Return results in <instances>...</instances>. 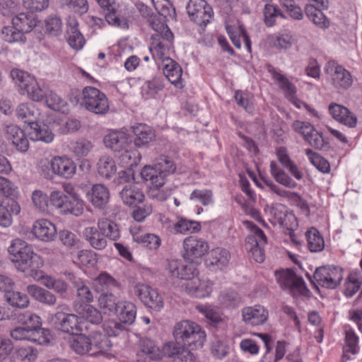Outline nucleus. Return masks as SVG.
Masks as SVG:
<instances>
[{
    "label": "nucleus",
    "mask_w": 362,
    "mask_h": 362,
    "mask_svg": "<svg viewBox=\"0 0 362 362\" xmlns=\"http://www.w3.org/2000/svg\"><path fill=\"white\" fill-rule=\"evenodd\" d=\"M270 173L279 184L291 189L298 187V183L284 170L279 168L274 161L270 163Z\"/></svg>",
    "instance_id": "nucleus-51"
},
{
    "label": "nucleus",
    "mask_w": 362,
    "mask_h": 362,
    "mask_svg": "<svg viewBox=\"0 0 362 362\" xmlns=\"http://www.w3.org/2000/svg\"><path fill=\"white\" fill-rule=\"evenodd\" d=\"M293 43V36L289 33H278L269 37L270 45L278 49H288Z\"/></svg>",
    "instance_id": "nucleus-57"
},
{
    "label": "nucleus",
    "mask_w": 362,
    "mask_h": 362,
    "mask_svg": "<svg viewBox=\"0 0 362 362\" xmlns=\"http://www.w3.org/2000/svg\"><path fill=\"white\" fill-rule=\"evenodd\" d=\"M5 136L20 151L25 152L29 148V142L25 134L17 125L9 124L6 127Z\"/></svg>",
    "instance_id": "nucleus-29"
},
{
    "label": "nucleus",
    "mask_w": 362,
    "mask_h": 362,
    "mask_svg": "<svg viewBox=\"0 0 362 362\" xmlns=\"http://www.w3.org/2000/svg\"><path fill=\"white\" fill-rule=\"evenodd\" d=\"M97 226L107 240L116 241L120 238V230L118 224L110 218H98Z\"/></svg>",
    "instance_id": "nucleus-43"
},
{
    "label": "nucleus",
    "mask_w": 362,
    "mask_h": 362,
    "mask_svg": "<svg viewBox=\"0 0 362 362\" xmlns=\"http://www.w3.org/2000/svg\"><path fill=\"white\" fill-rule=\"evenodd\" d=\"M218 301L226 308L236 307L240 303L241 297L233 290H226L219 295Z\"/></svg>",
    "instance_id": "nucleus-62"
},
{
    "label": "nucleus",
    "mask_w": 362,
    "mask_h": 362,
    "mask_svg": "<svg viewBox=\"0 0 362 362\" xmlns=\"http://www.w3.org/2000/svg\"><path fill=\"white\" fill-rule=\"evenodd\" d=\"M38 356L37 349L31 346L13 348L10 356V362H34Z\"/></svg>",
    "instance_id": "nucleus-41"
},
{
    "label": "nucleus",
    "mask_w": 362,
    "mask_h": 362,
    "mask_svg": "<svg viewBox=\"0 0 362 362\" xmlns=\"http://www.w3.org/2000/svg\"><path fill=\"white\" fill-rule=\"evenodd\" d=\"M81 105L97 115H105L109 110V102L105 94L92 86H86L83 89Z\"/></svg>",
    "instance_id": "nucleus-7"
},
{
    "label": "nucleus",
    "mask_w": 362,
    "mask_h": 362,
    "mask_svg": "<svg viewBox=\"0 0 362 362\" xmlns=\"http://www.w3.org/2000/svg\"><path fill=\"white\" fill-rule=\"evenodd\" d=\"M87 198L92 205L97 209H103L110 199L108 188L102 184L93 185L87 193Z\"/></svg>",
    "instance_id": "nucleus-27"
},
{
    "label": "nucleus",
    "mask_w": 362,
    "mask_h": 362,
    "mask_svg": "<svg viewBox=\"0 0 362 362\" xmlns=\"http://www.w3.org/2000/svg\"><path fill=\"white\" fill-rule=\"evenodd\" d=\"M173 160L167 156H160L154 165H146L141 170V177L156 189L163 186L165 177L175 172Z\"/></svg>",
    "instance_id": "nucleus-4"
},
{
    "label": "nucleus",
    "mask_w": 362,
    "mask_h": 362,
    "mask_svg": "<svg viewBox=\"0 0 362 362\" xmlns=\"http://www.w3.org/2000/svg\"><path fill=\"white\" fill-rule=\"evenodd\" d=\"M315 284L317 286L334 289L343 279V269L334 266H323L316 269L313 274Z\"/></svg>",
    "instance_id": "nucleus-10"
},
{
    "label": "nucleus",
    "mask_w": 362,
    "mask_h": 362,
    "mask_svg": "<svg viewBox=\"0 0 362 362\" xmlns=\"http://www.w3.org/2000/svg\"><path fill=\"white\" fill-rule=\"evenodd\" d=\"M162 356L173 358L174 362H196L194 354L184 346L175 342H168L163 345Z\"/></svg>",
    "instance_id": "nucleus-21"
},
{
    "label": "nucleus",
    "mask_w": 362,
    "mask_h": 362,
    "mask_svg": "<svg viewBox=\"0 0 362 362\" xmlns=\"http://www.w3.org/2000/svg\"><path fill=\"white\" fill-rule=\"evenodd\" d=\"M324 71L332 87L338 91L346 90L353 84L351 74L334 60L326 63Z\"/></svg>",
    "instance_id": "nucleus-8"
},
{
    "label": "nucleus",
    "mask_w": 362,
    "mask_h": 362,
    "mask_svg": "<svg viewBox=\"0 0 362 362\" xmlns=\"http://www.w3.org/2000/svg\"><path fill=\"white\" fill-rule=\"evenodd\" d=\"M209 249V243L204 239L197 236H188L183 240L182 255L186 262L200 263Z\"/></svg>",
    "instance_id": "nucleus-11"
},
{
    "label": "nucleus",
    "mask_w": 362,
    "mask_h": 362,
    "mask_svg": "<svg viewBox=\"0 0 362 362\" xmlns=\"http://www.w3.org/2000/svg\"><path fill=\"white\" fill-rule=\"evenodd\" d=\"M16 115L18 119L30 127L39 120L40 112L32 103H23L18 105Z\"/></svg>",
    "instance_id": "nucleus-32"
},
{
    "label": "nucleus",
    "mask_w": 362,
    "mask_h": 362,
    "mask_svg": "<svg viewBox=\"0 0 362 362\" xmlns=\"http://www.w3.org/2000/svg\"><path fill=\"white\" fill-rule=\"evenodd\" d=\"M269 71L272 74L273 78L278 82L279 87L284 91L286 98L297 108H304L303 105L307 104L296 98V88L295 86L291 83L285 76L278 72L274 68H269Z\"/></svg>",
    "instance_id": "nucleus-20"
},
{
    "label": "nucleus",
    "mask_w": 362,
    "mask_h": 362,
    "mask_svg": "<svg viewBox=\"0 0 362 362\" xmlns=\"http://www.w3.org/2000/svg\"><path fill=\"white\" fill-rule=\"evenodd\" d=\"M130 233L134 241L143 245L150 250H156L161 244V239L158 235L153 233H141L136 227H132Z\"/></svg>",
    "instance_id": "nucleus-39"
},
{
    "label": "nucleus",
    "mask_w": 362,
    "mask_h": 362,
    "mask_svg": "<svg viewBox=\"0 0 362 362\" xmlns=\"http://www.w3.org/2000/svg\"><path fill=\"white\" fill-rule=\"evenodd\" d=\"M173 34L171 31H167L166 34L153 35L150 52L155 59H159L165 63L167 59H171L168 55L173 47Z\"/></svg>",
    "instance_id": "nucleus-14"
},
{
    "label": "nucleus",
    "mask_w": 362,
    "mask_h": 362,
    "mask_svg": "<svg viewBox=\"0 0 362 362\" xmlns=\"http://www.w3.org/2000/svg\"><path fill=\"white\" fill-rule=\"evenodd\" d=\"M97 169L100 176L107 179L112 177L117 172L116 163L109 156H103L99 159Z\"/></svg>",
    "instance_id": "nucleus-53"
},
{
    "label": "nucleus",
    "mask_w": 362,
    "mask_h": 362,
    "mask_svg": "<svg viewBox=\"0 0 362 362\" xmlns=\"http://www.w3.org/2000/svg\"><path fill=\"white\" fill-rule=\"evenodd\" d=\"M74 262L88 268L94 267L98 262L97 255L90 250H83L78 252Z\"/></svg>",
    "instance_id": "nucleus-59"
},
{
    "label": "nucleus",
    "mask_w": 362,
    "mask_h": 362,
    "mask_svg": "<svg viewBox=\"0 0 362 362\" xmlns=\"http://www.w3.org/2000/svg\"><path fill=\"white\" fill-rule=\"evenodd\" d=\"M243 225L250 231L245 239V250L255 262H263L265 257L264 247L267 242L265 234L252 221H243Z\"/></svg>",
    "instance_id": "nucleus-6"
},
{
    "label": "nucleus",
    "mask_w": 362,
    "mask_h": 362,
    "mask_svg": "<svg viewBox=\"0 0 362 362\" xmlns=\"http://www.w3.org/2000/svg\"><path fill=\"white\" fill-rule=\"evenodd\" d=\"M163 71L168 81L176 88H182L183 87L182 69L175 61L167 59V62L163 63Z\"/></svg>",
    "instance_id": "nucleus-35"
},
{
    "label": "nucleus",
    "mask_w": 362,
    "mask_h": 362,
    "mask_svg": "<svg viewBox=\"0 0 362 362\" xmlns=\"http://www.w3.org/2000/svg\"><path fill=\"white\" fill-rule=\"evenodd\" d=\"M308 247L312 252H319L323 250L325 247V241L319 231L312 228L305 233Z\"/></svg>",
    "instance_id": "nucleus-55"
},
{
    "label": "nucleus",
    "mask_w": 362,
    "mask_h": 362,
    "mask_svg": "<svg viewBox=\"0 0 362 362\" xmlns=\"http://www.w3.org/2000/svg\"><path fill=\"white\" fill-rule=\"evenodd\" d=\"M32 233L37 239L43 242H51L56 238L57 235L55 225L45 218L34 222Z\"/></svg>",
    "instance_id": "nucleus-23"
},
{
    "label": "nucleus",
    "mask_w": 362,
    "mask_h": 362,
    "mask_svg": "<svg viewBox=\"0 0 362 362\" xmlns=\"http://www.w3.org/2000/svg\"><path fill=\"white\" fill-rule=\"evenodd\" d=\"M11 259L16 264L17 269L28 274L35 267H42L43 261L35 253L33 247L27 242L16 238L11 241L8 248Z\"/></svg>",
    "instance_id": "nucleus-2"
},
{
    "label": "nucleus",
    "mask_w": 362,
    "mask_h": 362,
    "mask_svg": "<svg viewBox=\"0 0 362 362\" xmlns=\"http://www.w3.org/2000/svg\"><path fill=\"white\" fill-rule=\"evenodd\" d=\"M52 321L57 329L65 333L75 334L81 330L79 317L75 314L58 312L53 315Z\"/></svg>",
    "instance_id": "nucleus-16"
},
{
    "label": "nucleus",
    "mask_w": 362,
    "mask_h": 362,
    "mask_svg": "<svg viewBox=\"0 0 362 362\" xmlns=\"http://www.w3.org/2000/svg\"><path fill=\"white\" fill-rule=\"evenodd\" d=\"M69 25L67 42L73 49L80 50L85 45V39L77 28L78 23L75 19H73L69 21Z\"/></svg>",
    "instance_id": "nucleus-49"
},
{
    "label": "nucleus",
    "mask_w": 362,
    "mask_h": 362,
    "mask_svg": "<svg viewBox=\"0 0 362 362\" xmlns=\"http://www.w3.org/2000/svg\"><path fill=\"white\" fill-rule=\"evenodd\" d=\"M70 341V346L78 354H89L93 350L91 337H88L82 334H75Z\"/></svg>",
    "instance_id": "nucleus-50"
},
{
    "label": "nucleus",
    "mask_w": 362,
    "mask_h": 362,
    "mask_svg": "<svg viewBox=\"0 0 362 362\" xmlns=\"http://www.w3.org/2000/svg\"><path fill=\"white\" fill-rule=\"evenodd\" d=\"M213 282L207 279L197 276L186 281L182 287L191 297L204 298L209 297L213 291Z\"/></svg>",
    "instance_id": "nucleus-15"
},
{
    "label": "nucleus",
    "mask_w": 362,
    "mask_h": 362,
    "mask_svg": "<svg viewBox=\"0 0 362 362\" xmlns=\"http://www.w3.org/2000/svg\"><path fill=\"white\" fill-rule=\"evenodd\" d=\"M199 222L189 220L186 218H180L175 223H170L168 230L172 234L186 235L188 233H196L201 230Z\"/></svg>",
    "instance_id": "nucleus-30"
},
{
    "label": "nucleus",
    "mask_w": 362,
    "mask_h": 362,
    "mask_svg": "<svg viewBox=\"0 0 362 362\" xmlns=\"http://www.w3.org/2000/svg\"><path fill=\"white\" fill-rule=\"evenodd\" d=\"M11 76L18 87L21 95L26 94L30 99L36 102H40L45 98L46 104L50 109L62 113L69 111V105L64 99L52 91L45 93L35 78L28 72L12 69Z\"/></svg>",
    "instance_id": "nucleus-1"
},
{
    "label": "nucleus",
    "mask_w": 362,
    "mask_h": 362,
    "mask_svg": "<svg viewBox=\"0 0 362 362\" xmlns=\"http://www.w3.org/2000/svg\"><path fill=\"white\" fill-rule=\"evenodd\" d=\"M27 292L33 297L35 300L49 305L52 306L56 304L57 298L50 291L44 289L37 285H29L27 287Z\"/></svg>",
    "instance_id": "nucleus-46"
},
{
    "label": "nucleus",
    "mask_w": 362,
    "mask_h": 362,
    "mask_svg": "<svg viewBox=\"0 0 362 362\" xmlns=\"http://www.w3.org/2000/svg\"><path fill=\"white\" fill-rule=\"evenodd\" d=\"M264 211L268 216L269 221L274 226H279L288 228L287 221L293 218L291 214L288 213L287 208L281 204H273L270 206L267 205Z\"/></svg>",
    "instance_id": "nucleus-22"
},
{
    "label": "nucleus",
    "mask_w": 362,
    "mask_h": 362,
    "mask_svg": "<svg viewBox=\"0 0 362 362\" xmlns=\"http://www.w3.org/2000/svg\"><path fill=\"white\" fill-rule=\"evenodd\" d=\"M124 152L119 156V163L125 168L132 169L136 166L141 160V154L136 148H127L123 150Z\"/></svg>",
    "instance_id": "nucleus-56"
},
{
    "label": "nucleus",
    "mask_w": 362,
    "mask_h": 362,
    "mask_svg": "<svg viewBox=\"0 0 362 362\" xmlns=\"http://www.w3.org/2000/svg\"><path fill=\"white\" fill-rule=\"evenodd\" d=\"M4 298L10 305L18 308H25L30 303L26 294L12 291L11 288L4 293Z\"/></svg>",
    "instance_id": "nucleus-54"
},
{
    "label": "nucleus",
    "mask_w": 362,
    "mask_h": 362,
    "mask_svg": "<svg viewBox=\"0 0 362 362\" xmlns=\"http://www.w3.org/2000/svg\"><path fill=\"white\" fill-rule=\"evenodd\" d=\"M358 337L352 328L346 330L345 332V346L344 347L343 361L349 360L346 356L347 353L356 354L359 351Z\"/></svg>",
    "instance_id": "nucleus-52"
},
{
    "label": "nucleus",
    "mask_w": 362,
    "mask_h": 362,
    "mask_svg": "<svg viewBox=\"0 0 362 362\" xmlns=\"http://www.w3.org/2000/svg\"><path fill=\"white\" fill-rule=\"evenodd\" d=\"M189 199L195 202H199L204 206H212L214 204V193L208 189H196L189 195Z\"/></svg>",
    "instance_id": "nucleus-58"
},
{
    "label": "nucleus",
    "mask_w": 362,
    "mask_h": 362,
    "mask_svg": "<svg viewBox=\"0 0 362 362\" xmlns=\"http://www.w3.org/2000/svg\"><path fill=\"white\" fill-rule=\"evenodd\" d=\"M362 284L361 277L356 274H351L345 284L344 293L346 297H352L360 288Z\"/></svg>",
    "instance_id": "nucleus-63"
},
{
    "label": "nucleus",
    "mask_w": 362,
    "mask_h": 362,
    "mask_svg": "<svg viewBox=\"0 0 362 362\" xmlns=\"http://www.w3.org/2000/svg\"><path fill=\"white\" fill-rule=\"evenodd\" d=\"M20 212V205L13 200L5 204L0 203V226L9 227L13 222L12 215H18Z\"/></svg>",
    "instance_id": "nucleus-45"
},
{
    "label": "nucleus",
    "mask_w": 362,
    "mask_h": 362,
    "mask_svg": "<svg viewBox=\"0 0 362 362\" xmlns=\"http://www.w3.org/2000/svg\"><path fill=\"white\" fill-rule=\"evenodd\" d=\"M241 315L243 321L250 326H260L268 320V310L262 305H255L242 309Z\"/></svg>",
    "instance_id": "nucleus-19"
},
{
    "label": "nucleus",
    "mask_w": 362,
    "mask_h": 362,
    "mask_svg": "<svg viewBox=\"0 0 362 362\" xmlns=\"http://www.w3.org/2000/svg\"><path fill=\"white\" fill-rule=\"evenodd\" d=\"M97 292H113L120 288V284L107 272L100 273L93 281Z\"/></svg>",
    "instance_id": "nucleus-36"
},
{
    "label": "nucleus",
    "mask_w": 362,
    "mask_h": 362,
    "mask_svg": "<svg viewBox=\"0 0 362 362\" xmlns=\"http://www.w3.org/2000/svg\"><path fill=\"white\" fill-rule=\"evenodd\" d=\"M276 156L282 166L296 180H300L303 177V173L300 170L297 165L291 159L286 148L280 147L277 148Z\"/></svg>",
    "instance_id": "nucleus-40"
},
{
    "label": "nucleus",
    "mask_w": 362,
    "mask_h": 362,
    "mask_svg": "<svg viewBox=\"0 0 362 362\" xmlns=\"http://www.w3.org/2000/svg\"><path fill=\"white\" fill-rule=\"evenodd\" d=\"M100 6L109 11L105 14V21L111 25L122 29H127L129 27L128 21L124 16H119L115 12V0H95Z\"/></svg>",
    "instance_id": "nucleus-28"
},
{
    "label": "nucleus",
    "mask_w": 362,
    "mask_h": 362,
    "mask_svg": "<svg viewBox=\"0 0 362 362\" xmlns=\"http://www.w3.org/2000/svg\"><path fill=\"white\" fill-rule=\"evenodd\" d=\"M322 8L316 7L313 4H308L305 8V13L308 19L317 28L325 30L330 25L329 20L322 12Z\"/></svg>",
    "instance_id": "nucleus-47"
},
{
    "label": "nucleus",
    "mask_w": 362,
    "mask_h": 362,
    "mask_svg": "<svg viewBox=\"0 0 362 362\" xmlns=\"http://www.w3.org/2000/svg\"><path fill=\"white\" fill-rule=\"evenodd\" d=\"M91 341L93 350L90 352V356L103 355L107 358L113 356L110 353L112 344L107 336L100 331H96L92 333Z\"/></svg>",
    "instance_id": "nucleus-26"
},
{
    "label": "nucleus",
    "mask_w": 362,
    "mask_h": 362,
    "mask_svg": "<svg viewBox=\"0 0 362 362\" xmlns=\"http://www.w3.org/2000/svg\"><path fill=\"white\" fill-rule=\"evenodd\" d=\"M83 236L89 245L95 250H102L107 245V240L98 226L86 227L83 230Z\"/></svg>",
    "instance_id": "nucleus-37"
},
{
    "label": "nucleus",
    "mask_w": 362,
    "mask_h": 362,
    "mask_svg": "<svg viewBox=\"0 0 362 362\" xmlns=\"http://www.w3.org/2000/svg\"><path fill=\"white\" fill-rule=\"evenodd\" d=\"M29 138L33 141H40L50 143L54 139V134L45 124H39L38 121L35 122L30 127H26Z\"/></svg>",
    "instance_id": "nucleus-38"
},
{
    "label": "nucleus",
    "mask_w": 362,
    "mask_h": 362,
    "mask_svg": "<svg viewBox=\"0 0 362 362\" xmlns=\"http://www.w3.org/2000/svg\"><path fill=\"white\" fill-rule=\"evenodd\" d=\"M275 276L279 286L288 289L293 296H307L309 290L305 282L300 276H297L293 269H287L277 271Z\"/></svg>",
    "instance_id": "nucleus-9"
},
{
    "label": "nucleus",
    "mask_w": 362,
    "mask_h": 362,
    "mask_svg": "<svg viewBox=\"0 0 362 362\" xmlns=\"http://www.w3.org/2000/svg\"><path fill=\"white\" fill-rule=\"evenodd\" d=\"M104 144L107 148L114 151H122L132 146V138L125 132H113L104 138Z\"/></svg>",
    "instance_id": "nucleus-25"
},
{
    "label": "nucleus",
    "mask_w": 362,
    "mask_h": 362,
    "mask_svg": "<svg viewBox=\"0 0 362 362\" xmlns=\"http://www.w3.org/2000/svg\"><path fill=\"white\" fill-rule=\"evenodd\" d=\"M50 205L61 214L80 216L84 211L85 202L76 193L68 197L61 191L54 190L50 193Z\"/></svg>",
    "instance_id": "nucleus-5"
},
{
    "label": "nucleus",
    "mask_w": 362,
    "mask_h": 362,
    "mask_svg": "<svg viewBox=\"0 0 362 362\" xmlns=\"http://www.w3.org/2000/svg\"><path fill=\"white\" fill-rule=\"evenodd\" d=\"M45 30L51 35L58 36L62 31L61 18L57 15H49L45 21Z\"/></svg>",
    "instance_id": "nucleus-64"
},
{
    "label": "nucleus",
    "mask_w": 362,
    "mask_h": 362,
    "mask_svg": "<svg viewBox=\"0 0 362 362\" xmlns=\"http://www.w3.org/2000/svg\"><path fill=\"white\" fill-rule=\"evenodd\" d=\"M173 336L192 349L201 348L206 341V332L200 325L190 320L177 322L173 329Z\"/></svg>",
    "instance_id": "nucleus-3"
},
{
    "label": "nucleus",
    "mask_w": 362,
    "mask_h": 362,
    "mask_svg": "<svg viewBox=\"0 0 362 362\" xmlns=\"http://www.w3.org/2000/svg\"><path fill=\"white\" fill-rule=\"evenodd\" d=\"M123 202L129 206L136 205L142 202L144 195L142 191L135 185H128L120 192Z\"/></svg>",
    "instance_id": "nucleus-48"
},
{
    "label": "nucleus",
    "mask_w": 362,
    "mask_h": 362,
    "mask_svg": "<svg viewBox=\"0 0 362 362\" xmlns=\"http://www.w3.org/2000/svg\"><path fill=\"white\" fill-rule=\"evenodd\" d=\"M134 135V145L138 147L146 146L155 137L153 129L146 124H137L132 127Z\"/></svg>",
    "instance_id": "nucleus-42"
},
{
    "label": "nucleus",
    "mask_w": 362,
    "mask_h": 362,
    "mask_svg": "<svg viewBox=\"0 0 362 362\" xmlns=\"http://www.w3.org/2000/svg\"><path fill=\"white\" fill-rule=\"evenodd\" d=\"M133 292L146 307L159 311L164 306L163 297L148 284L136 283L133 286Z\"/></svg>",
    "instance_id": "nucleus-12"
},
{
    "label": "nucleus",
    "mask_w": 362,
    "mask_h": 362,
    "mask_svg": "<svg viewBox=\"0 0 362 362\" xmlns=\"http://www.w3.org/2000/svg\"><path fill=\"white\" fill-rule=\"evenodd\" d=\"M114 313L122 323L132 325L136 318V305L129 301H120L117 303V309Z\"/></svg>",
    "instance_id": "nucleus-44"
},
{
    "label": "nucleus",
    "mask_w": 362,
    "mask_h": 362,
    "mask_svg": "<svg viewBox=\"0 0 362 362\" xmlns=\"http://www.w3.org/2000/svg\"><path fill=\"white\" fill-rule=\"evenodd\" d=\"M61 7L73 11L80 15L86 13L88 10L87 0H57Z\"/></svg>",
    "instance_id": "nucleus-60"
},
{
    "label": "nucleus",
    "mask_w": 362,
    "mask_h": 362,
    "mask_svg": "<svg viewBox=\"0 0 362 362\" xmlns=\"http://www.w3.org/2000/svg\"><path fill=\"white\" fill-rule=\"evenodd\" d=\"M187 11L192 21L204 27L210 22L214 16L212 8L205 0H189Z\"/></svg>",
    "instance_id": "nucleus-13"
},
{
    "label": "nucleus",
    "mask_w": 362,
    "mask_h": 362,
    "mask_svg": "<svg viewBox=\"0 0 362 362\" xmlns=\"http://www.w3.org/2000/svg\"><path fill=\"white\" fill-rule=\"evenodd\" d=\"M306 156L308 157L310 162L320 172L327 173L329 172L330 165L329 162L320 156L318 153L314 152L310 148H307L305 151Z\"/></svg>",
    "instance_id": "nucleus-61"
},
{
    "label": "nucleus",
    "mask_w": 362,
    "mask_h": 362,
    "mask_svg": "<svg viewBox=\"0 0 362 362\" xmlns=\"http://www.w3.org/2000/svg\"><path fill=\"white\" fill-rule=\"evenodd\" d=\"M24 323L28 321L33 323L30 341L38 344H47L50 340V332L49 329L40 327L41 325L40 317L31 312L27 311L23 314Z\"/></svg>",
    "instance_id": "nucleus-18"
},
{
    "label": "nucleus",
    "mask_w": 362,
    "mask_h": 362,
    "mask_svg": "<svg viewBox=\"0 0 362 362\" xmlns=\"http://www.w3.org/2000/svg\"><path fill=\"white\" fill-rule=\"evenodd\" d=\"M328 110L332 117L339 123L351 129L357 126V116L346 107L332 103L329 105Z\"/></svg>",
    "instance_id": "nucleus-17"
},
{
    "label": "nucleus",
    "mask_w": 362,
    "mask_h": 362,
    "mask_svg": "<svg viewBox=\"0 0 362 362\" xmlns=\"http://www.w3.org/2000/svg\"><path fill=\"white\" fill-rule=\"evenodd\" d=\"M53 174L64 178L70 179L76 173V165L74 161L66 156H54L53 158Z\"/></svg>",
    "instance_id": "nucleus-24"
},
{
    "label": "nucleus",
    "mask_w": 362,
    "mask_h": 362,
    "mask_svg": "<svg viewBox=\"0 0 362 362\" xmlns=\"http://www.w3.org/2000/svg\"><path fill=\"white\" fill-rule=\"evenodd\" d=\"M230 260V252L223 247H217L212 249L209 254V264L219 270L226 269Z\"/></svg>",
    "instance_id": "nucleus-33"
},
{
    "label": "nucleus",
    "mask_w": 362,
    "mask_h": 362,
    "mask_svg": "<svg viewBox=\"0 0 362 362\" xmlns=\"http://www.w3.org/2000/svg\"><path fill=\"white\" fill-rule=\"evenodd\" d=\"M37 22V17L32 13H20L12 18V25L23 35L31 32Z\"/></svg>",
    "instance_id": "nucleus-34"
},
{
    "label": "nucleus",
    "mask_w": 362,
    "mask_h": 362,
    "mask_svg": "<svg viewBox=\"0 0 362 362\" xmlns=\"http://www.w3.org/2000/svg\"><path fill=\"white\" fill-rule=\"evenodd\" d=\"M73 308L76 313L91 324L99 325L102 322L100 313L90 304L75 300L73 303Z\"/></svg>",
    "instance_id": "nucleus-31"
}]
</instances>
